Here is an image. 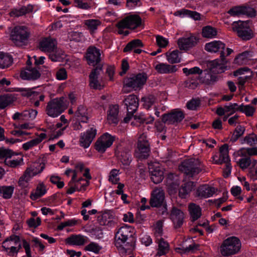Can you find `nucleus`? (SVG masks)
Masks as SVG:
<instances>
[{"label": "nucleus", "mask_w": 257, "mask_h": 257, "mask_svg": "<svg viewBox=\"0 0 257 257\" xmlns=\"http://www.w3.org/2000/svg\"><path fill=\"white\" fill-rule=\"evenodd\" d=\"M179 168L189 177H192L205 170V166L202 162L195 158L185 160L179 166Z\"/></svg>", "instance_id": "obj_1"}, {"label": "nucleus", "mask_w": 257, "mask_h": 257, "mask_svg": "<svg viewBox=\"0 0 257 257\" xmlns=\"http://www.w3.org/2000/svg\"><path fill=\"white\" fill-rule=\"evenodd\" d=\"M64 97L56 98L47 103L46 107V113L50 116L55 117L62 113L67 107Z\"/></svg>", "instance_id": "obj_2"}, {"label": "nucleus", "mask_w": 257, "mask_h": 257, "mask_svg": "<svg viewBox=\"0 0 257 257\" xmlns=\"http://www.w3.org/2000/svg\"><path fill=\"white\" fill-rule=\"evenodd\" d=\"M44 168V164H37V166L33 165L27 168L23 174L19 178L18 181L19 186L22 188H27L28 186L30 180L34 176L41 173Z\"/></svg>", "instance_id": "obj_3"}, {"label": "nucleus", "mask_w": 257, "mask_h": 257, "mask_svg": "<svg viewBox=\"0 0 257 257\" xmlns=\"http://www.w3.org/2000/svg\"><path fill=\"white\" fill-rule=\"evenodd\" d=\"M30 33L27 27L24 26H16L12 31L11 38L17 46L24 45L28 40Z\"/></svg>", "instance_id": "obj_4"}, {"label": "nucleus", "mask_w": 257, "mask_h": 257, "mask_svg": "<svg viewBox=\"0 0 257 257\" xmlns=\"http://www.w3.org/2000/svg\"><path fill=\"white\" fill-rule=\"evenodd\" d=\"M241 243L236 237H230L225 239L220 246L221 253L228 256L237 253L240 249Z\"/></svg>", "instance_id": "obj_5"}, {"label": "nucleus", "mask_w": 257, "mask_h": 257, "mask_svg": "<svg viewBox=\"0 0 257 257\" xmlns=\"http://www.w3.org/2000/svg\"><path fill=\"white\" fill-rule=\"evenodd\" d=\"M147 79V73H139L137 75H133L131 77L125 78L123 81L124 86L132 88L135 90H140L146 83Z\"/></svg>", "instance_id": "obj_6"}, {"label": "nucleus", "mask_w": 257, "mask_h": 257, "mask_svg": "<svg viewBox=\"0 0 257 257\" xmlns=\"http://www.w3.org/2000/svg\"><path fill=\"white\" fill-rule=\"evenodd\" d=\"M133 228L128 226L119 227L115 234V245L117 248L124 249L127 240L133 236Z\"/></svg>", "instance_id": "obj_7"}, {"label": "nucleus", "mask_w": 257, "mask_h": 257, "mask_svg": "<svg viewBox=\"0 0 257 257\" xmlns=\"http://www.w3.org/2000/svg\"><path fill=\"white\" fill-rule=\"evenodd\" d=\"M233 30L242 40L247 41L253 37V34L246 21L234 22Z\"/></svg>", "instance_id": "obj_8"}, {"label": "nucleus", "mask_w": 257, "mask_h": 257, "mask_svg": "<svg viewBox=\"0 0 257 257\" xmlns=\"http://www.w3.org/2000/svg\"><path fill=\"white\" fill-rule=\"evenodd\" d=\"M150 152V145L145 134H142L139 138L137 150L136 152V157L140 159H147Z\"/></svg>", "instance_id": "obj_9"}, {"label": "nucleus", "mask_w": 257, "mask_h": 257, "mask_svg": "<svg viewBox=\"0 0 257 257\" xmlns=\"http://www.w3.org/2000/svg\"><path fill=\"white\" fill-rule=\"evenodd\" d=\"M142 23V19L138 15H131L119 21L116 27L118 29H135L139 27Z\"/></svg>", "instance_id": "obj_10"}, {"label": "nucleus", "mask_w": 257, "mask_h": 257, "mask_svg": "<svg viewBox=\"0 0 257 257\" xmlns=\"http://www.w3.org/2000/svg\"><path fill=\"white\" fill-rule=\"evenodd\" d=\"M185 117L183 112L179 109H174L162 115V120L167 124H175L180 122Z\"/></svg>", "instance_id": "obj_11"}, {"label": "nucleus", "mask_w": 257, "mask_h": 257, "mask_svg": "<svg viewBox=\"0 0 257 257\" xmlns=\"http://www.w3.org/2000/svg\"><path fill=\"white\" fill-rule=\"evenodd\" d=\"M86 58L87 63L89 65L94 66L99 64H103L101 63L100 50L94 46H90L87 50Z\"/></svg>", "instance_id": "obj_12"}, {"label": "nucleus", "mask_w": 257, "mask_h": 257, "mask_svg": "<svg viewBox=\"0 0 257 257\" xmlns=\"http://www.w3.org/2000/svg\"><path fill=\"white\" fill-rule=\"evenodd\" d=\"M224 53L223 52L220 54L221 59H216L208 62L207 67L212 73L214 74L221 73L224 72L226 68L225 66L226 62L224 59Z\"/></svg>", "instance_id": "obj_13"}, {"label": "nucleus", "mask_w": 257, "mask_h": 257, "mask_svg": "<svg viewBox=\"0 0 257 257\" xmlns=\"http://www.w3.org/2000/svg\"><path fill=\"white\" fill-rule=\"evenodd\" d=\"M165 192L162 188H156L151 193L149 202L153 207H159L164 205Z\"/></svg>", "instance_id": "obj_14"}, {"label": "nucleus", "mask_w": 257, "mask_h": 257, "mask_svg": "<svg viewBox=\"0 0 257 257\" xmlns=\"http://www.w3.org/2000/svg\"><path fill=\"white\" fill-rule=\"evenodd\" d=\"M114 141L113 138L107 133L101 136L96 142L95 149L99 153H104L107 148L110 147Z\"/></svg>", "instance_id": "obj_15"}, {"label": "nucleus", "mask_w": 257, "mask_h": 257, "mask_svg": "<svg viewBox=\"0 0 257 257\" xmlns=\"http://www.w3.org/2000/svg\"><path fill=\"white\" fill-rule=\"evenodd\" d=\"M103 64H99L91 71L89 77V85L95 89H101V85L98 81V76L102 71Z\"/></svg>", "instance_id": "obj_16"}, {"label": "nucleus", "mask_w": 257, "mask_h": 257, "mask_svg": "<svg viewBox=\"0 0 257 257\" xmlns=\"http://www.w3.org/2000/svg\"><path fill=\"white\" fill-rule=\"evenodd\" d=\"M115 156L123 165L128 166L132 161L131 151L127 148H117L115 152Z\"/></svg>", "instance_id": "obj_17"}, {"label": "nucleus", "mask_w": 257, "mask_h": 257, "mask_svg": "<svg viewBox=\"0 0 257 257\" xmlns=\"http://www.w3.org/2000/svg\"><path fill=\"white\" fill-rule=\"evenodd\" d=\"M149 172L152 181L155 184L161 183L164 179V172L159 164H153L149 166Z\"/></svg>", "instance_id": "obj_18"}, {"label": "nucleus", "mask_w": 257, "mask_h": 257, "mask_svg": "<svg viewBox=\"0 0 257 257\" xmlns=\"http://www.w3.org/2000/svg\"><path fill=\"white\" fill-rule=\"evenodd\" d=\"M170 218L173 222L174 227L179 228L184 222V214L181 210L173 207L171 210Z\"/></svg>", "instance_id": "obj_19"}, {"label": "nucleus", "mask_w": 257, "mask_h": 257, "mask_svg": "<svg viewBox=\"0 0 257 257\" xmlns=\"http://www.w3.org/2000/svg\"><path fill=\"white\" fill-rule=\"evenodd\" d=\"M228 13L231 16H236L240 15H247L250 17H254L256 12L254 9L243 6L234 7L230 9Z\"/></svg>", "instance_id": "obj_20"}, {"label": "nucleus", "mask_w": 257, "mask_h": 257, "mask_svg": "<svg viewBox=\"0 0 257 257\" xmlns=\"http://www.w3.org/2000/svg\"><path fill=\"white\" fill-rule=\"evenodd\" d=\"M198 40L196 37L191 36L189 37H183L179 39L178 45L180 50H188L194 47L197 43Z\"/></svg>", "instance_id": "obj_21"}, {"label": "nucleus", "mask_w": 257, "mask_h": 257, "mask_svg": "<svg viewBox=\"0 0 257 257\" xmlns=\"http://www.w3.org/2000/svg\"><path fill=\"white\" fill-rule=\"evenodd\" d=\"M96 134V130L93 128L87 131L80 137L79 140L80 146L84 148H88L95 137Z\"/></svg>", "instance_id": "obj_22"}, {"label": "nucleus", "mask_w": 257, "mask_h": 257, "mask_svg": "<svg viewBox=\"0 0 257 257\" xmlns=\"http://www.w3.org/2000/svg\"><path fill=\"white\" fill-rule=\"evenodd\" d=\"M57 43L55 39L46 38L41 40L39 44L40 49L43 52L51 53L57 48Z\"/></svg>", "instance_id": "obj_23"}, {"label": "nucleus", "mask_w": 257, "mask_h": 257, "mask_svg": "<svg viewBox=\"0 0 257 257\" xmlns=\"http://www.w3.org/2000/svg\"><path fill=\"white\" fill-rule=\"evenodd\" d=\"M87 242V237L81 234H72L65 239L66 244L79 246L84 245Z\"/></svg>", "instance_id": "obj_24"}, {"label": "nucleus", "mask_w": 257, "mask_h": 257, "mask_svg": "<svg viewBox=\"0 0 257 257\" xmlns=\"http://www.w3.org/2000/svg\"><path fill=\"white\" fill-rule=\"evenodd\" d=\"M127 110L130 112H135L139 106V99L136 95L132 94L127 96L123 100Z\"/></svg>", "instance_id": "obj_25"}, {"label": "nucleus", "mask_w": 257, "mask_h": 257, "mask_svg": "<svg viewBox=\"0 0 257 257\" xmlns=\"http://www.w3.org/2000/svg\"><path fill=\"white\" fill-rule=\"evenodd\" d=\"M219 158L216 160L217 156H213V160L216 164H222L230 162L228 155V145L226 144L223 145L219 149Z\"/></svg>", "instance_id": "obj_26"}, {"label": "nucleus", "mask_w": 257, "mask_h": 257, "mask_svg": "<svg viewBox=\"0 0 257 257\" xmlns=\"http://www.w3.org/2000/svg\"><path fill=\"white\" fill-rule=\"evenodd\" d=\"M41 74L36 69L27 68L25 70L22 71L20 74L21 78L25 80H35L40 78Z\"/></svg>", "instance_id": "obj_27"}, {"label": "nucleus", "mask_w": 257, "mask_h": 257, "mask_svg": "<svg viewBox=\"0 0 257 257\" xmlns=\"http://www.w3.org/2000/svg\"><path fill=\"white\" fill-rule=\"evenodd\" d=\"M119 107L117 105H112L109 107L107 119L109 124L116 125L118 122V114Z\"/></svg>", "instance_id": "obj_28"}, {"label": "nucleus", "mask_w": 257, "mask_h": 257, "mask_svg": "<svg viewBox=\"0 0 257 257\" xmlns=\"http://www.w3.org/2000/svg\"><path fill=\"white\" fill-rule=\"evenodd\" d=\"M213 73L209 69L204 70L200 78L201 82L205 85L213 84L217 81L218 78L215 74Z\"/></svg>", "instance_id": "obj_29"}, {"label": "nucleus", "mask_w": 257, "mask_h": 257, "mask_svg": "<svg viewBox=\"0 0 257 257\" xmlns=\"http://www.w3.org/2000/svg\"><path fill=\"white\" fill-rule=\"evenodd\" d=\"M225 45L220 41H214L210 43L206 44L205 49L210 52H217L220 51L224 53ZM221 53H220L221 54Z\"/></svg>", "instance_id": "obj_30"}, {"label": "nucleus", "mask_w": 257, "mask_h": 257, "mask_svg": "<svg viewBox=\"0 0 257 257\" xmlns=\"http://www.w3.org/2000/svg\"><path fill=\"white\" fill-rule=\"evenodd\" d=\"M217 191V189L211 187L208 185H202L200 186L198 190V195L205 198L212 196Z\"/></svg>", "instance_id": "obj_31"}, {"label": "nucleus", "mask_w": 257, "mask_h": 257, "mask_svg": "<svg viewBox=\"0 0 257 257\" xmlns=\"http://www.w3.org/2000/svg\"><path fill=\"white\" fill-rule=\"evenodd\" d=\"M155 70L160 74H167L175 72L177 68L175 65H171L166 63H159L155 67Z\"/></svg>", "instance_id": "obj_32"}, {"label": "nucleus", "mask_w": 257, "mask_h": 257, "mask_svg": "<svg viewBox=\"0 0 257 257\" xmlns=\"http://www.w3.org/2000/svg\"><path fill=\"white\" fill-rule=\"evenodd\" d=\"M194 187V183L192 181H189L183 184L179 190V196L182 198H186L187 195L193 190Z\"/></svg>", "instance_id": "obj_33"}, {"label": "nucleus", "mask_w": 257, "mask_h": 257, "mask_svg": "<svg viewBox=\"0 0 257 257\" xmlns=\"http://www.w3.org/2000/svg\"><path fill=\"white\" fill-rule=\"evenodd\" d=\"M188 209L192 221L199 218L201 216V209L200 206L195 203H190Z\"/></svg>", "instance_id": "obj_34"}, {"label": "nucleus", "mask_w": 257, "mask_h": 257, "mask_svg": "<svg viewBox=\"0 0 257 257\" xmlns=\"http://www.w3.org/2000/svg\"><path fill=\"white\" fill-rule=\"evenodd\" d=\"M33 10V6L31 5H28L27 6H23L19 9L13 10L10 13V15L12 17H18L31 13Z\"/></svg>", "instance_id": "obj_35"}, {"label": "nucleus", "mask_w": 257, "mask_h": 257, "mask_svg": "<svg viewBox=\"0 0 257 257\" xmlns=\"http://www.w3.org/2000/svg\"><path fill=\"white\" fill-rule=\"evenodd\" d=\"M46 187L43 183L38 184L35 192H32L30 195V198L33 200H36L41 197L46 193Z\"/></svg>", "instance_id": "obj_36"}, {"label": "nucleus", "mask_w": 257, "mask_h": 257, "mask_svg": "<svg viewBox=\"0 0 257 257\" xmlns=\"http://www.w3.org/2000/svg\"><path fill=\"white\" fill-rule=\"evenodd\" d=\"M174 15L178 16H187L194 19L195 20H198L200 19V15L199 13L195 11H191L186 9H182L179 11H176L174 13Z\"/></svg>", "instance_id": "obj_37"}, {"label": "nucleus", "mask_w": 257, "mask_h": 257, "mask_svg": "<svg viewBox=\"0 0 257 257\" xmlns=\"http://www.w3.org/2000/svg\"><path fill=\"white\" fill-rule=\"evenodd\" d=\"M87 110L86 108L82 105L78 107L77 111L75 112V116L77 119L81 122H87L88 117L87 116Z\"/></svg>", "instance_id": "obj_38"}, {"label": "nucleus", "mask_w": 257, "mask_h": 257, "mask_svg": "<svg viewBox=\"0 0 257 257\" xmlns=\"http://www.w3.org/2000/svg\"><path fill=\"white\" fill-rule=\"evenodd\" d=\"M13 59L12 56L0 52V68L5 69L12 65Z\"/></svg>", "instance_id": "obj_39"}, {"label": "nucleus", "mask_w": 257, "mask_h": 257, "mask_svg": "<svg viewBox=\"0 0 257 257\" xmlns=\"http://www.w3.org/2000/svg\"><path fill=\"white\" fill-rule=\"evenodd\" d=\"M251 57V55L249 52L245 51L242 52V53L239 54L234 59V61L235 63L241 65L246 64L249 60H250V58Z\"/></svg>", "instance_id": "obj_40"}, {"label": "nucleus", "mask_w": 257, "mask_h": 257, "mask_svg": "<svg viewBox=\"0 0 257 257\" xmlns=\"http://www.w3.org/2000/svg\"><path fill=\"white\" fill-rule=\"evenodd\" d=\"M217 30L210 26L204 27L202 29V35L204 38H212L217 35Z\"/></svg>", "instance_id": "obj_41"}, {"label": "nucleus", "mask_w": 257, "mask_h": 257, "mask_svg": "<svg viewBox=\"0 0 257 257\" xmlns=\"http://www.w3.org/2000/svg\"><path fill=\"white\" fill-rule=\"evenodd\" d=\"M169 245L167 241H165L163 238H161L158 241V249L157 255L161 256L165 254L168 252Z\"/></svg>", "instance_id": "obj_42"}, {"label": "nucleus", "mask_w": 257, "mask_h": 257, "mask_svg": "<svg viewBox=\"0 0 257 257\" xmlns=\"http://www.w3.org/2000/svg\"><path fill=\"white\" fill-rule=\"evenodd\" d=\"M84 24L87 29L91 33H93L97 29L98 26L101 25V22L96 19H89L85 21Z\"/></svg>", "instance_id": "obj_43"}, {"label": "nucleus", "mask_w": 257, "mask_h": 257, "mask_svg": "<svg viewBox=\"0 0 257 257\" xmlns=\"http://www.w3.org/2000/svg\"><path fill=\"white\" fill-rule=\"evenodd\" d=\"M144 44L140 39H135L127 44L123 49V52H126L138 47H143Z\"/></svg>", "instance_id": "obj_44"}, {"label": "nucleus", "mask_w": 257, "mask_h": 257, "mask_svg": "<svg viewBox=\"0 0 257 257\" xmlns=\"http://www.w3.org/2000/svg\"><path fill=\"white\" fill-rule=\"evenodd\" d=\"M179 51L174 50L171 52H167L166 55L168 61L171 63H177L180 62V58L179 56Z\"/></svg>", "instance_id": "obj_45"}, {"label": "nucleus", "mask_w": 257, "mask_h": 257, "mask_svg": "<svg viewBox=\"0 0 257 257\" xmlns=\"http://www.w3.org/2000/svg\"><path fill=\"white\" fill-rule=\"evenodd\" d=\"M14 187L12 186L0 187V193L5 199L10 198L13 193Z\"/></svg>", "instance_id": "obj_46"}, {"label": "nucleus", "mask_w": 257, "mask_h": 257, "mask_svg": "<svg viewBox=\"0 0 257 257\" xmlns=\"http://www.w3.org/2000/svg\"><path fill=\"white\" fill-rule=\"evenodd\" d=\"M2 247L4 250L7 252V254L10 256H14L18 253L15 245L7 243V241H4L3 242Z\"/></svg>", "instance_id": "obj_47"}, {"label": "nucleus", "mask_w": 257, "mask_h": 257, "mask_svg": "<svg viewBox=\"0 0 257 257\" xmlns=\"http://www.w3.org/2000/svg\"><path fill=\"white\" fill-rule=\"evenodd\" d=\"M13 99L9 94L0 96V110L5 109L12 102Z\"/></svg>", "instance_id": "obj_48"}, {"label": "nucleus", "mask_w": 257, "mask_h": 257, "mask_svg": "<svg viewBox=\"0 0 257 257\" xmlns=\"http://www.w3.org/2000/svg\"><path fill=\"white\" fill-rule=\"evenodd\" d=\"M37 111L35 109L26 110L22 112L23 120H27L29 118L34 119L37 114Z\"/></svg>", "instance_id": "obj_49"}, {"label": "nucleus", "mask_w": 257, "mask_h": 257, "mask_svg": "<svg viewBox=\"0 0 257 257\" xmlns=\"http://www.w3.org/2000/svg\"><path fill=\"white\" fill-rule=\"evenodd\" d=\"M244 131V127L241 125H238L236 127L231 138V141L233 142H235L239 138H240L243 134Z\"/></svg>", "instance_id": "obj_50"}, {"label": "nucleus", "mask_w": 257, "mask_h": 257, "mask_svg": "<svg viewBox=\"0 0 257 257\" xmlns=\"http://www.w3.org/2000/svg\"><path fill=\"white\" fill-rule=\"evenodd\" d=\"M198 85V82L197 80V77L195 78L194 76L188 78L184 82V86L189 89H194Z\"/></svg>", "instance_id": "obj_51"}, {"label": "nucleus", "mask_w": 257, "mask_h": 257, "mask_svg": "<svg viewBox=\"0 0 257 257\" xmlns=\"http://www.w3.org/2000/svg\"><path fill=\"white\" fill-rule=\"evenodd\" d=\"M101 249V247L98 243L94 242H90L84 248L85 250L92 251L95 253H98Z\"/></svg>", "instance_id": "obj_52"}, {"label": "nucleus", "mask_w": 257, "mask_h": 257, "mask_svg": "<svg viewBox=\"0 0 257 257\" xmlns=\"http://www.w3.org/2000/svg\"><path fill=\"white\" fill-rule=\"evenodd\" d=\"M255 110L254 107L249 105H243L242 104L240 108V111L244 113L247 116H252Z\"/></svg>", "instance_id": "obj_53"}, {"label": "nucleus", "mask_w": 257, "mask_h": 257, "mask_svg": "<svg viewBox=\"0 0 257 257\" xmlns=\"http://www.w3.org/2000/svg\"><path fill=\"white\" fill-rule=\"evenodd\" d=\"M142 100L144 101V106L146 109H149L155 102L156 98L153 95H149L146 97L142 98Z\"/></svg>", "instance_id": "obj_54"}, {"label": "nucleus", "mask_w": 257, "mask_h": 257, "mask_svg": "<svg viewBox=\"0 0 257 257\" xmlns=\"http://www.w3.org/2000/svg\"><path fill=\"white\" fill-rule=\"evenodd\" d=\"M119 170L117 169H112L110 172L109 176V181L112 184H116L118 183L119 178L117 177Z\"/></svg>", "instance_id": "obj_55"}, {"label": "nucleus", "mask_w": 257, "mask_h": 257, "mask_svg": "<svg viewBox=\"0 0 257 257\" xmlns=\"http://www.w3.org/2000/svg\"><path fill=\"white\" fill-rule=\"evenodd\" d=\"M19 91L22 93V96L27 97H30L32 95L37 96L39 94L38 92L34 91L33 89L30 88H20Z\"/></svg>", "instance_id": "obj_56"}, {"label": "nucleus", "mask_w": 257, "mask_h": 257, "mask_svg": "<svg viewBox=\"0 0 257 257\" xmlns=\"http://www.w3.org/2000/svg\"><path fill=\"white\" fill-rule=\"evenodd\" d=\"M244 157L239 159L238 164L242 169H246L251 164V161L250 157L243 156Z\"/></svg>", "instance_id": "obj_57"}, {"label": "nucleus", "mask_w": 257, "mask_h": 257, "mask_svg": "<svg viewBox=\"0 0 257 257\" xmlns=\"http://www.w3.org/2000/svg\"><path fill=\"white\" fill-rule=\"evenodd\" d=\"M5 163L6 165L11 167L12 168H16L17 166H20L23 163V158H21L19 160H9L7 159L5 161Z\"/></svg>", "instance_id": "obj_58"}, {"label": "nucleus", "mask_w": 257, "mask_h": 257, "mask_svg": "<svg viewBox=\"0 0 257 257\" xmlns=\"http://www.w3.org/2000/svg\"><path fill=\"white\" fill-rule=\"evenodd\" d=\"M111 215L107 212H105L103 213L100 216H99L98 218L100 224L101 225H107L110 221L108 219H111Z\"/></svg>", "instance_id": "obj_59"}, {"label": "nucleus", "mask_w": 257, "mask_h": 257, "mask_svg": "<svg viewBox=\"0 0 257 257\" xmlns=\"http://www.w3.org/2000/svg\"><path fill=\"white\" fill-rule=\"evenodd\" d=\"M244 141L249 145L253 146L257 144V135L251 133L244 138Z\"/></svg>", "instance_id": "obj_60"}, {"label": "nucleus", "mask_w": 257, "mask_h": 257, "mask_svg": "<svg viewBox=\"0 0 257 257\" xmlns=\"http://www.w3.org/2000/svg\"><path fill=\"white\" fill-rule=\"evenodd\" d=\"M14 153L10 149L0 148V159L11 158Z\"/></svg>", "instance_id": "obj_61"}, {"label": "nucleus", "mask_w": 257, "mask_h": 257, "mask_svg": "<svg viewBox=\"0 0 257 257\" xmlns=\"http://www.w3.org/2000/svg\"><path fill=\"white\" fill-rule=\"evenodd\" d=\"M27 223L30 227L36 228L41 224V219L40 217H37L36 220L34 218H30L27 220Z\"/></svg>", "instance_id": "obj_62"}, {"label": "nucleus", "mask_w": 257, "mask_h": 257, "mask_svg": "<svg viewBox=\"0 0 257 257\" xmlns=\"http://www.w3.org/2000/svg\"><path fill=\"white\" fill-rule=\"evenodd\" d=\"M154 233L156 237L161 236L163 234V222L161 220L158 221L154 227Z\"/></svg>", "instance_id": "obj_63"}, {"label": "nucleus", "mask_w": 257, "mask_h": 257, "mask_svg": "<svg viewBox=\"0 0 257 257\" xmlns=\"http://www.w3.org/2000/svg\"><path fill=\"white\" fill-rule=\"evenodd\" d=\"M247 154L249 156L257 155V147L242 149L241 151V155L242 156H245Z\"/></svg>", "instance_id": "obj_64"}]
</instances>
